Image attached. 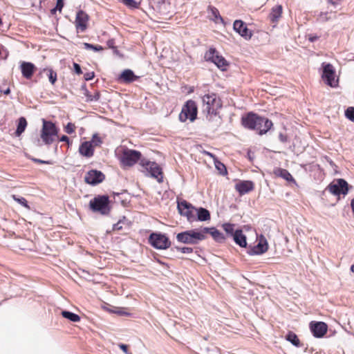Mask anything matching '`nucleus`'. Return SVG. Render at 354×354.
Returning <instances> with one entry per match:
<instances>
[{
	"instance_id": "14",
	"label": "nucleus",
	"mask_w": 354,
	"mask_h": 354,
	"mask_svg": "<svg viewBox=\"0 0 354 354\" xmlns=\"http://www.w3.org/2000/svg\"><path fill=\"white\" fill-rule=\"evenodd\" d=\"M88 15L83 10L77 12L75 26L77 32H84L88 28Z\"/></svg>"
},
{
	"instance_id": "41",
	"label": "nucleus",
	"mask_w": 354,
	"mask_h": 354,
	"mask_svg": "<svg viewBox=\"0 0 354 354\" xmlns=\"http://www.w3.org/2000/svg\"><path fill=\"white\" fill-rule=\"evenodd\" d=\"M345 115L348 119L354 122V107H348L345 111Z\"/></svg>"
},
{
	"instance_id": "38",
	"label": "nucleus",
	"mask_w": 354,
	"mask_h": 354,
	"mask_svg": "<svg viewBox=\"0 0 354 354\" xmlns=\"http://www.w3.org/2000/svg\"><path fill=\"white\" fill-rule=\"evenodd\" d=\"M234 225L233 224H231V223H224L223 225V230L225 231V232L231 236H234Z\"/></svg>"
},
{
	"instance_id": "18",
	"label": "nucleus",
	"mask_w": 354,
	"mask_h": 354,
	"mask_svg": "<svg viewBox=\"0 0 354 354\" xmlns=\"http://www.w3.org/2000/svg\"><path fill=\"white\" fill-rule=\"evenodd\" d=\"M234 188L240 196H243L254 190V183L251 180H240Z\"/></svg>"
},
{
	"instance_id": "25",
	"label": "nucleus",
	"mask_w": 354,
	"mask_h": 354,
	"mask_svg": "<svg viewBox=\"0 0 354 354\" xmlns=\"http://www.w3.org/2000/svg\"><path fill=\"white\" fill-rule=\"evenodd\" d=\"M208 17L210 20L213 21L216 24L224 23V19L221 16L218 10L212 6L207 7Z\"/></svg>"
},
{
	"instance_id": "7",
	"label": "nucleus",
	"mask_w": 354,
	"mask_h": 354,
	"mask_svg": "<svg viewBox=\"0 0 354 354\" xmlns=\"http://www.w3.org/2000/svg\"><path fill=\"white\" fill-rule=\"evenodd\" d=\"M323 69L322 78L324 83L328 86L335 88L338 86V78H336V71L334 66L326 62L322 64Z\"/></svg>"
},
{
	"instance_id": "54",
	"label": "nucleus",
	"mask_w": 354,
	"mask_h": 354,
	"mask_svg": "<svg viewBox=\"0 0 354 354\" xmlns=\"http://www.w3.org/2000/svg\"><path fill=\"white\" fill-rule=\"evenodd\" d=\"M318 38L319 37L317 35H310L308 39H309V41L313 42V41L317 40Z\"/></svg>"
},
{
	"instance_id": "22",
	"label": "nucleus",
	"mask_w": 354,
	"mask_h": 354,
	"mask_svg": "<svg viewBox=\"0 0 354 354\" xmlns=\"http://www.w3.org/2000/svg\"><path fill=\"white\" fill-rule=\"evenodd\" d=\"M201 232H204L205 235L207 233L210 234L211 236L213 237V239L218 243H223L225 240V237L224 234L214 227H204L201 230Z\"/></svg>"
},
{
	"instance_id": "4",
	"label": "nucleus",
	"mask_w": 354,
	"mask_h": 354,
	"mask_svg": "<svg viewBox=\"0 0 354 354\" xmlns=\"http://www.w3.org/2000/svg\"><path fill=\"white\" fill-rule=\"evenodd\" d=\"M89 207L94 212L106 215L110 212L109 198L106 195H98L89 202Z\"/></svg>"
},
{
	"instance_id": "37",
	"label": "nucleus",
	"mask_w": 354,
	"mask_h": 354,
	"mask_svg": "<svg viewBox=\"0 0 354 354\" xmlns=\"http://www.w3.org/2000/svg\"><path fill=\"white\" fill-rule=\"evenodd\" d=\"M0 92L5 95H8L10 93L9 82L6 80H3L0 84Z\"/></svg>"
},
{
	"instance_id": "9",
	"label": "nucleus",
	"mask_w": 354,
	"mask_h": 354,
	"mask_svg": "<svg viewBox=\"0 0 354 354\" xmlns=\"http://www.w3.org/2000/svg\"><path fill=\"white\" fill-rule=\"evenodd\" d=\"M177 209L179 214L187 218L189 222L196 221L195 214L196 207L184 199L178 200Z\"/></svg>"
},
{
	"instance_id": "36",
	"label": "nucleus",
	"mask_w": 354,
	"mask_h": 354,
	"mask_svg": "<svg viewBox=\"0 0 354 354\" xmlns=\"http://www.w3.org/2000/svg\"><path fill=\"white\" fill-rule=\"evenodd\" d=\"M89 142L91 143V145H93L94 149L95 147H100L102 144V140L97 134H94L92 136L91 140Z\"/></svg>"
},
{
	"instance_id": "56",
	"label": "nucleus",
	"mask_w": 354,
	"mask_h": 354,
	"mask_svg": "<svg viewBox=\"0 0 354 354\" xmlns=\"http://www.w3.org/2000/svg\"><path fill=\"white\" fill-rule=\"evenodd\" d=\"M351 208H352V212H353V215H354V198L351 201Z\"/></svg>"
},
{
	"instance_id": "5",
	"label": "nucleus",
	"mask_w": 354,
	"mask_h": 354,
	"mask_svg": "<svg viewBox=\"0 0 354 354\" xmlns=\"http://www.w3.org/2000/svg\"><path fill=\"white\" fill-rule=\"evenodd\" d=\"M142 154L140 151L125 148L122 149L119 160L124 167H132L138 160H141Z\"/></svg>"
},
{
	"instance_id": "2",
	"label": "nucleus",
	"mask_w": 354,
	"mask_h": 354,
	"mask_svg": "<svg viewBox=\"0 0 354 354\" xmlns=\"http://www.w3.org/2000/svg\"><path fill=\"white\" fill-rule=\"evenodd\" d=\"M42 127L40 137L46 145H51L58 138L59 128L52 121H48L42 119Z\"/></svg>"
},
{
	"instance_id": "12",
	"label": "nucleus",
	"mask_w": 354,
	"mask_h": 354,
	"mask_svg": "<svg viewBox=\"0 0 354 354\" xmlns=\"http://www.w3.org/2000/svg\"><path fill=\"white\" fill-rule=\"evenodd\" d=\"M327 189L335 196L346 195L348 192L349 185L344 179L339 178L336 181L330 183Z\"/></svg>"
},
{
	"instance_id": "11",
	"label": "nucleus",
	"mask_w": 354,
	"mask_h": 354,
	"mask_svg": "<svg viewBox=\"0 0 354 354\" xmlns=\"http://www.w3.org/2000/svg\"><path fill=\"white\" fill-rule=\"evenodd\" d=\"M140 165L150 174L151 177L156 178L158 182L162 181V171L158 164L142 158L140 162Z\"/></svg>"
},
{
	"instance_id": "23",
	"label": "nucleus",
	"mask_w": 354,
	"mask_h": 354,
	"mask_svg": "<svg viewBox=\"0 0 354 354\" xmlns=\"http://www.w3.org/2000/svg\"><path fill=\"white\" fill-rule=\"evenodd\" d=\"M261 121L259 122V124L257 126L255 131H257L259 135H263L266 133L271 129L273 124L271 120L263 117H261Z\"/></svg>"
},
{
	"instance_id": "17",
	"label": "nucleus",
	"mask_w": 354,
	"mask_h": 354,
	"mask_svg": "<svg viewBox=\"0 0 354 354\" xmlns=\"http://www.w3.org/2000/svg\"><path fill=\"white\" fill-rule=\"evenodd\" d=\"M234 30L246 40L251 39L252 31L248 28L245 24L241 20H235L233 24Z\"/></svg>"
},
{
	"instance_id": "39",
	"label": "nucleus",
	"mask_w": 354,
	"mask_h": 354,
	"mask_svg": "<svg viewBox=\"0 0 354 354\" xmlns=\"http://www.w3.org/2000/svg\"><path fill=\"white\" fill-rule=\"evenodd\" d=\"M12 198L15 201H17V203H19V204H21V205H23L26 208L30 209V207H29V205L28 204V201H26V199L25 198H24V197L19 198L16 195H12Z\"/></svg>"
},
{
	"instance_id": "21",
	"label": "nucleus",
	"mask_w": 354,
	"mask_h": 354,
	"mask_svg": "<svg viewBox=\"0 0 354 354\" xmlns=\"http://www.w3.org/2000/svg\"><path fill=\"white\" fill-rule=\"evenodd\" d=\"M268 250V244L266 239L261 236L259 243L254 246L250 252V254H261L267 252Z\"/></svg>"
},
{
	"instance_id": "24",
	"label": "nucleus",
	"mask_w": 354,
	"mask_h": 354,
	"mask_svg": "<svg viewBox=\"0 0 354 354\" xmlns=\"http://www.w3.org/2000/svg\"><path fill=\"white\" fill-rule=\"evenodd\" d=\"M138 79L134 73L130 69H126L122 71L119 77V81L124 84L131 83Z\"/></svg>"
},
{
	"instance_id": "52",
	"label": "nucleus",
	"mask_w": 354,
	"mask_h": 354,
	"mask_svg": "<svg viewBox=\"0 0 354 354\" xmlns=\"http://www.w3.org/2000/svg\"><path fill=\"white\" fill-rule=\"evenodd\" d=\"M33 161L35 162L39 163V164H50V162H48V161H45V160H42L40 159H37V158L33 159Z\"/></svg>"
},
{
	"instance_id": "29",
	"label": "nucleus",
	"mask_w": 354,
	"mask_h": 354,
	"mask_svg": "<svg viewBox=\"0 0 354 354\" xmlns=\"http://www.w3.org/2000/svg\"><path fill=\"white\" fill-rule=\"evenodd\" d=\"M196 213L197 215L196 221H209L211 218L209 212L203 207L196 208Z\"/></svg>"
},
{
	"instance_id": "34",
	"label": "nucleus",
	"mask_w": 354,
	"mask_h": 354,
	"mask_svg": "<svg viewBox=\"0 0 354 354\" xmlns=\"http://www.w3.org/2000/svg\"><path fill=\"white\" fill-rule=\"evenodd\" d=\"M41 73H46L48 77V80L52 84H54L57 81V73L52 68H44Z\"/></svg>"
},
{
	"instance_id": "15",
	"label": "nucleus",
	"mask_w": 354,
	"mask_h": 354,
	"mask_svg": "<svg viewBox=\"0 0 354 354\" xmlns=\"http://www.w3.org/2000/svg\"><path fill=\"white\" fill-rule=\"evenodd\" d=\"M261 120V116L254 113H249L245 115H243L241 118L242 125L248 129L255 130L257 126L259 124Z\"/></svg>"
},
{
	"instance_id": "47",
	"label": "nucleus",
	"mask_w": 354,
	"mask_h": 354,
	"mask_svg": "<svg viewBox=\"0 0 354 354\" xmlns=\"http://www.w3.org/2000/svg\"><path fill=\"white\" fill-rule=\"evenodd\" d=\"M59 141L66 142V144L68 145V147L70 146H71L72 143H73V142L69 139V138L65 135H63L62 136H61L60 138L59 139Z\"/></svg>"
},
{
	"instance_id": "48",
	"label": "nucleus",
	"mask_w": 354,
	"mask_h": 354,
	"mask_svg": "<svg viewBox=\"0 0 354 354\" xmlns=\"http://www.w3.org/2000/svg\"><path fill=\"white\" fill-rule=\"evenodd\" d=\"M95 76L94 72H88L84 74V77L86 81L91 80Z\"/></svg>"
},
{
	"instance_id": "50",
	"label": "nucleus",
	"mask_w": 354,
	"mask_h": 354,
	"mask_svg": "<svg viewBox=\"0 0 354 354\" xmlns=\"http://www.w3.org/2000/svg\"><path fill=\"white\" fill-rule=\"evenodd\" d=\"M119 347L124 353H125L126 354L128 353L129 348L127 344H119Z\"/></svg>"
},
{
	"instance_id": "3",
	"label": "nucleus",
	"mask_w": 354,
	"mask_h": 354,
	"mask_svg": "<svg viewBox=\"0 0 354 354\" xmlns=\"http://www.w3.org/2000/svg\"><path fill=\"white\" fill-rule=\"evenodd\" d=\"M206 235L204 232L194 230L180 232L176 235V240L185 244H197L199 241L205 240Z\"/></svg>"
},
{
	"instance_id": "30",
	"label": "nucleus",
	"mask_w": 354,
	"mask_h": 354,
	"mask_svg": "<svg viewBox=\"0 0 354 354\" xmlns=\"http://www.w3.org/2000/svg\"><path fill=\"white\" fill-rule=\"evenodd\" d=\"M285 339L296 347H301L303 346L298 336L292 331H289Z\"/></svg>"
},
{
	"instance_id": "57",
	"label": "nucleus",
	"mask_w": 354,
	"mask_h": 354,
	"mask_svg": "<svg viewBox=\"0 0 354 354\" xmlns=\"http://www.w3.org/2000/svg\"><path fill=\"white\" fill-rule=\"evenodd\" d=\"M351 270L354 273V264L351 266Z\"/></svg>"
},
{
	"instance_id": "26",
	"label": "nucleus",
	"mask_w": 354,
	"mask_h": 354,
	"mask_svg": "<svg viewBox=\"0 0 354 354\" xmlns=\"http://www.w3.org/2000/svg\"><path fill=\"white\" fill-rule=\"evenodd\" d=\"M273 174L276 177H280L283 178L288 182L293 183L296 184V180L290 174V173L286 169H282L280 167L275 168L273 171Z\"/></svg>"
},
{
	"instance_id": "10",
	"label": "nucleus",
	"mask_w": 354,
	"mask_h": 354,
	"mask_svg": "<svg viewBox=\"0 0 354 354\" xmlns=\"http://www.w3.org/2000/svg\"><path fill=\"white\" fill-rule=\"evenodd\" d=\"M205 58L207 61L214 63L217 67L222 71H226L228 63L226 59L219 55L218 52L214 48H210L205 54Z\"/></svg>"
},
{
	"instance_id": "27",
	"label": "nucleus",
	"mask_w": 354,
	"mask_h": 354,
	"mask_svg": "<svg viewBox=\"0 0 354 354\" xmlns=\"http://www.w3.org/2000/svg\"><path fill=\"white\" fill-rule=\"evenodd\" d=\"M283 12V8L281 5H277L271 9V12L269 15L270 20L274 23L277 22L281 17Z\"/></svg>"
},
{
	"instance_id": "55",
	"label": "nucleus",
	"mask_w": 354,
	"mask_h": 354,
	"mask_svg": "<svg viewBox=\"0 0 354 354\" xmlns=\"http://www.w3.org/2000/svg\"><path fill=\"white\" fill-rule=\"evenodd\" d=\"M327 1L329 3H330V4L333 5V6H335V5H337V4H338L339 3L340 0H327Z\"/></svg>"
},
{
	"instance_id": "46",
	"label": "nucleus",
	"mask_w": 354,
	"mask_h": 354,
	"mask_svg": "<svg viewBox=\"0 0 354 354\" xmlns=\"http://www.w3.org/2000/svg\"><path fill=\"white\" fill-rule=\"evenodd\" d=\"M149 4L152 8H158L160 4L165 3V0H149Z\"/></svg>"
},
{
	"instance_id": "33",
	"label": "nucleus",
	"mask_w": 354,
	"mask_h": 354,
	"mask_svg": "<svg viewBox=\"0 0 354 354\" xmlns=\"http://www.w3.org/2000/svg\"><path fill=\"white\" fill-rule=\"evenodd\" d=\"M62 315L63 316V317L69 319L73 322H78L80 321V317L78 315L75 314L72 312L63 310L62 312Z\"/></svg>"
},
{
	"instance_id": "51",
	"label": "nucleus",
	"mask_w": 354,
	"mask_h": 354,
	"mask_svg": "<svg viewBox=\"0 0 354 354\" xmlns=\"http://www.w3.org/2000/svg\"><path fill=\"white\" fill-rule=\"evenodd\" d=\"M279 140L282 142H286L287 140H288V137L286 135L283 134V133H280L279 135Z\"/></svg>"
},
{
	"instance_id": "20",
	"label": "nucleus",
	"mask_w": 354,
	"mask_h": 354,
	"mask_svg": "<svg viewBox=\"0 0 354 354\" xmlns=\"http://www.w3.org/2000/svg\"><path fill=\"white\" fill-rule=\"evenodd\" d=\"M95 149L91 143L88 141L83 142L79 147V153L84 157L87 158H91L94 155Z\"/></svg>"
},
{
	"instance_id": "16",
	"label": "nucleus",
	"mask_w": 354,
	"mask_h": 354,
	"mask_svg": "<svg viewBox=\"0 0 354 354\" xmlns=\"http://www.w3.org/2000/svg\"><path fill=\"white\" fill-rule=\"evenodd\" d=\"M310 328L314 337L321 338L327 333L328 326L322 322H311L310 323Z\"/></svg>"
},
{
	"instance_id": "13",
	"label": "nucleus",
	"mask_w": 354,
	"mask_h": 354,
	"mask_svg": "<svg viewBox=\"0 0 354 354\" xmlns=\"http://www.w3.org/2000/svg\"><path fill=\"white\" fill-rule=\"evenodd\" d=\"M105 179V175L100 171L97 169L89 170L84 176L86 183L96 185L102 183Z\"/></svg>"
},
{
	"instance_id": "49",
	"label": "nucleus",
	"mask_w": 354,
	"mask_h": 354,
	"mask_svg": "<svg viewBox=\"0 0 354 354\" xmlns=\"http://www.w3.org/2000/svg\"><path fill=\"white\" fill-rule=\"evenodd\" d=\"M73 67H74V70H75V73L77 74L80 75V74L82 73L81 67H80V66L78 64L74 63L73 64Z\"/></svg>"
},
{
	"instance_id": "6",
	"label": "nucleus",
	"mask_w": 354,
	"mask_h": 354,
	"mask_svg": "<svg viewBox=\"0 0 354 354\" xmlns=\"http://www.w3.org/2000/svg\"><path fill=\"white\" fill-rule=\"evenodd\" d=\"M198 107L196 103L192 100L186 102L183 106L181 112L179 114V120L185 122L187 120L194 122L197 117Z\"/></svg>"
},
{
	"instance_id": "19",
	"label": "nucleus",
	"mask_w": 354,
	"mask_h": 354,
	"mask_svg": "<svg viewBox=\"0 0 354 354\" xmlns=\"http://www.w3.org/2000/svg\"><path fill=\"white\" fill-rule=\"evenodd\" d=\"M20 69L23 77L30 80L36 71L37 67L31 62H22L20 65Z\"/></svg>"
},
{
	"instance_id": "45",
	"label": "nucleus",
	"mask_w": 354,
	"mask_h": 354,
	"mask_svg": "<svg viewBox=\"0 0 354 354\" xmlns=\"http://www.w3.org/2000/svg\"><path fill=\"white\" fill-rule=\"evenodd\" d=\"M331 19V17L329 15L328 12H322L319 15V21L322 22L327 21L328 20H330Z\"/></svg>"
},
{
	"instance_id": "28",
	"label": "nucleus",
	"mask_w": 354,
	"mask_h": 354,
	"mask_svg": "<svg viewBox=\"0 0 354 354\" xmlns=\"http://www.w3.org/2000/svg\"><path fill=\"white\" fill-rule=\"evenodd\" d=\"M235 243L242 248H245L247 245L246 236L243 234L241 230H236L234 232L233 236Z\"/></svg>"
},
{
	"instance_id": "8",
	"label": "nucleus",
	"mask_w": 354,
	"mask_h": 354,
	"mask_svg": "<svg viewBox=\"0 0 354 354\" xmlns=\"http://www.w3.org/2000/svg\"><path fill=\"white\" fill-rule=\"evenodd\" d=\"M148 241L152 247L158 250H166L171 246L169 238L160 232L151 233L149 236Z\"/></svg>"
},
{
	"instance_id": "44",
	"label": "nucleus",
	"mask_w": 354,
	"mask_h": 354,
	"mask_svg": "<svg viewBox=\"0 0 354 354\" xmlns=\"http://www.w3.org/2000/svg\"><path fill=\"white\" fill-rule=\"evenodd\" d=\"M121 1L129 8H138V3L134 0H121Z\"/></svg>"
},
{
	"instance_id": "42",
	"label": "nucleus",
	"mask_w": 354,
	"mask_h": 354,
	"mask_svg": "<svg viewBox=\"0 0 354 354\" xmlns=\"http://www.w3.org/2000/svg\"><path fill=\"white\" fill-rule=\"evenodd\" d=\"M175 249L184 254H190L193 252V248L189 247H178L176 246Z\"/></svg>"
},
{
	"instance_id": "35",
	"label": "nucleus",
	"mask_w": 354,
	"mask_h": 354,
	"mask_svg": "<svg viewBox=\"0 0 354 354\" xmlns=\"http://www.w3.org/2000/svg\"><path fill=\"white\" fill-rule=\"evenodd\" d=\"M84 48L86 50H92L95 52L102 51L104 48L100 45H93L89 43H83Z\"/></svg>"
},
{
	"instance_id": "1",
	"label": "nucleus",
	"mask_w": 354,
	"mask_h": 354,
	"mask_svg": "<svg viewBox=\"0 0 354 354\" xmlns=\"http://www.w3.org/2000/svg\"><path fill=\"white\" fill-rule=\"evenodd\" d=\"M204 111L208 120H212L218 114V110L222 107V101L215 93H208L202 98Z\"/></svg>"
},
{
	"instance_id": "40",
	"label": "nucleus",
	"mask_w": 354,
	"mask_h": 354,
	"mask_svg": "<svg viewBox=\"0 0 354 354\" xmlns=\"http://www.w3.org/2000/svg\"><path fill=\"white\" fill-rule=\"evenodd\" d=\"M64 131L68 134H72L75 132L76 130V126L74 123L68 122L65 127H64Z\"/></svg>"
},
{
	"instance_id": "43",
	"label": "nucleus",
	"mask_w": 354,
	"mask_h": 354,
	"mask_svg": "<svg viewBox=\"0 0 354 354\" xmlns=\"http://www.w3.org/2000/svg\"><path fill=\"white\" fill-rule=\"evenodd\" d=\"M63 7H64V1L63 0H57L56 7L51 10V13L53 15H54V14H55L57 10H59V12H61Z\"/></svg>"
},
{
	"instance_id": "31",
	"label": "nucleus",
	"mask_w": 354,
	"mask_h": 354,
	"mask_svg": "<svg viewBox=\"0 0 354 354\" xmlns=\"http://www.w3.org/2000/svg\"><path fill=\"white\" fill-rule=\"evenodd\" d=\"M27 124L28 123L26 119L24 117L19 118L18 120L17 130L15 133V136L19 137L22 134V133L24 132L27 127Z\"/></svg>"
},
{
	"instance_id": "53",
	"label": "nucleus",
	"mask_w": 354,
	"mask_h": 354,
	"mask_svg": "<svg viewBox=\"0 0 354 354\" xmlns=\"http://www.w3.org/2000/svg\"><path fill=\"white\" fill-rule=\"evenodd\" d=\"M156 262H157V263H158L160 265L163 266H165V267H166V268H169V265H168L167 263L162 261H161V260H160L159 259H156Z\"/></svg>"
},
{
	"instance_id": "32",
	"label": "nucleus",
	"mask_w": 354,
	"mask_h": 354,
	"mask_svg": "<svg viewBox=\"0 0 354 354\" xmlns=\"http://www.w3.org/2000/svg\"><path fill=\"white\" fill-rule=\"evenodd\" d=\"M207 154L209 156H211L215 159L214 165H215L216 168L219 171V173L222 175L227 174V169H226L225 165L223 164L222 162H221L220 161H218V160H216L215 156L213 155L212 153L208 152Z\"/></svg>"
}]
</instances>
